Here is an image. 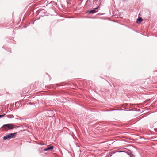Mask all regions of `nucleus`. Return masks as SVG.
I'll return each mask as SVG.
<instances>
[{"label":"nucleus","instance_id":"obj_8","mask_svg":"<svg viewBox=\"0 0 157 157\" xmlns=\"http://www.w3.org/2000/svg\"><path fill=\"white\" fill-rule=\"evenodd\" d=\"M97 9V8H95V10H96V9Z\"/></svg>","mask_w":157,"mask_h":157},{"label":"nucleus","instance_id":"obj_3","mask_svg":"<svg viewBox=\"0 0 157 157\" xmlns=\"http://www.w3.org/2000/svg\"><path fill=\"white\" fill-rule=\"evenodd\" d=\"M54 147L53 146H50V145H48L47 147L46 148L44 149L43 151H48L49 150H51Z\"/></svg>","mask_w":157,"mask_h":157},{"label":"nucleus","instance_id":"obj_6","mask_svg":"<svg viewBox=\"0 0 157 157\" xmlns=\"http://www.w3.org/2000/svg\"><path fill=\"white\" fill-rule=\"evenodd\" d=\"M4 115H5V114H4V115H0V118H1L2 117H3Z\"/></svg>","mask_w":157,"mask_h":157},{"label":"nucleus","instance_id":"obj_5","mask_svg":"<svg viewBox=\"0 0 157 157\" xmlns=\"http://www.w3.org/2000/svg\"><path fill=\"white\" fill-rule=\"evenodd\" d=\"M96 11L95 10H92L89 11L90 13H94L96 12Z\"/></svg>","mask_w":157,"mask_h":157},{"label":"nucleus","instance_id":"obj_1","mask_svg":"<svg viewBox=\"0 0 157 157\" xmlns=\"http://www.w3.org/2000/svg\"><path fill=\"white\" fill-rule=\"evenodd\" d=\"M18 127L15 125H14L11 124H8L3 125L2 127V128L3 129V130L7 131L8 130L12 129L13 128H16Z\"/></svg>","mask_w":157,"mask_h":157},{"label":"nucleus","instance_id":"obj_7","mask_svg":"<svg viewBox=\"0 0 157 157\" xmlns=\"http://www.w3.org/2000/svg\"><path fill=\"white\" fill-rule=\"evenodd\" d=\"M41 145H45V144H44V143H41L40 144Z\"/></svg>","mask_w":157,"mask_h":157},{"label":"nucleus","instance_id":"obj_2","mask_svg":"<svg viewBox=\"0 0 157 157\" xmlns=\"http://www.w3.org/2000/svg\"><path fill=\"white\" fill-rule=\"evenodd\" d=\"M17 134V133L16 132L14 133H12L10 134H8L5 136L4 137L3 139L4 140H6L8 138H14L15 137Z\"/></svg>","mask_w":157,"mask_h":157},{"label":"nucleus","instance_id":"obj_4","mask_svg":"<svg viewBox=\"0 0 157 157\" xmlns=\"http://www.w3.org/2000/svg\"><path fill=\"white\" fill-rule=\"evenodd\" d=\"M142 21V19L141 18H139L137 19V22L138 23H141Z\"/></svg>","mask_w":157,"mask_h":157}]
</instances>
